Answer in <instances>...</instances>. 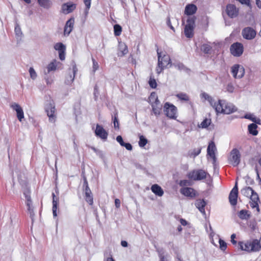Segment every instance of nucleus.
<instances>
[{
	"label": "nucleus",
	"mask_w": 261,
	"mask_h": 261,
	"mask_svg": "<svg viewBox=\"0 0 261 261\" xmlns=\"http://www.w3.org/2000/svg\"><path fill=\"white\" fill-rule=\"evenodd\" d=\"M214 109L217 114H230L237 110L235 106L224 99H219L214 105Z\"/></svg>",
	"instance_id": "obj_1"
},
{
	"label": "nucleus",
	"mask_w": 261,
	"mask_h": 261,
	"mask_svg": "<svg viewBox=\"0 0 261 261\" xmlns=\"http://www.w3.org/2000/svg\"><path fill=\"white\" fill-rule=\"evenodd\" d=\"M241 193L244 196L250 198V204L252 208L256 209L257 213L259 212L258 206L259 198L257 194L252 188L249 187H245L241 190Z\"/></svg>",
	"instance_id": "obj_2"
},
{
	"label": "nucleus",
	"mask_w": 261,
	"mask_h": 261,
	"mask_svg": "<svg viewBox=\"0 0 261 261\" xmlns=\"http://www.w3.org/2000/svg\"><path fill=\"white\" fill-rule=\"evenodd\" d=\"M164 112L166 116L170 119H176L177 118V109L173 104L166 102L164 106Z\"/></svg>",
	"instance_id": "obj_3"
},
{
	"label": "nucleus",
	"mask_w": 261,
	"mask_h": 261,
	"mask_svg": "<svg viewBox=\"0 0 261 261\" xmlns=\"http://www.w3.org/2000/svg\"><path fill=\"white\" fill-rule=\"evenodd\" d=\"M207 175L208 174L204 170L196 169L190 171L187 174V177L192 180H201L205 178Z\"/></svg>",
	"instance_id": "obj_4"
},
{
	"label": "nucleus",
	"mask_w": 261,
	"mask_h": 261,
	"mask_svg": "<svg viewBox=\"0 0 261 261\" xmlns=\"http://www.w3.org/2000/svg\"><path fill=\"white\" fill-rule=\"evenodd\" d=\"M62 64L56 59L50 61L45 67L43 72L45 75H47L50 72H54L57 70L62 69Z\"/></svg>",
	"instance_id": "obj_5"
},
{
	"label": "nucleus",
	"mask_w": 261,
	"mask_h": 261,
	"mask_svg": "<svg viewBox=\"0 0 261 261\" xmlns=\"http://www.w3.org/2000/svg\"><path fill=\"white\" fill-rule=\"evenodd\" d=\"M195 17H189L187 20V24L185 25L184 33L187 38H191L193 36V31L195 28Z\"/></svg>",
	"instance_id": "obj_6"
},
{
	"label": "nucleus",
	"mask_w": 261,
	"mask_h": 261,
	"mask_svg": "<svg viewBox=\"0 0 261 261\" xmlns=\"http://www.w3.org/2000/svg\"><path fill=\"white\" fill-rule=\"evenodd\" d=\"M241 160V154L237 148H233L230 152L228 158V163L233 166H237Z\"/></svg>",
	"instance_id": "obj_7"
},
{
	"label": "nucleus",
	"mask_w": 261,
	"mask_h": 261,
	"mask_svg": "<svg viewBox=\"0 0 261 261\" xmlns=\"http://www.w3.org/2000/svg\"><path fill=\"white\" fill-rule=\"evenodd\" d=\"M23 194L26 199V204L27 206L28 211L30 214V217L31 218L32 221H33L34 217L35 216V214L33 211V206L32 205V202L31 200V198L30 196V191L28 189H26L23 191Z\"/></svg>",
	"instance_id": "obj_8"
},
{
	"label": "nucleus",
	"mask_w": 261,
	"mask_h": 261,
	"mask_svg": "<svg viewBox=\"0 0 261 261\" xmlns=\"http://www.w3.org/2000/svg\"><path fill=\"white\" fill-rule=\"evenodd\" d=\"M231 72L234 78L241 79L244 75L245 69L242 65L235 64L231 67Z\"/></svg>",
	"instance_id": "obj_9"
},
{
	"label": "nucleus",
	"mask_w": 261,
	"mask_h": 261,
	"mask_svg": "<svg viewBox=\"0 0 261 261\" xmlns=\"http://www.w3.org/2000/svg\"><path fill=\"white\" fill-rule=\"evenodd\" d=\"M46 111L49 117V120L51 122H55L56 121L55 106L53 101H50L49 103L46 106Z\"/></svg>",
	"instance_id": "obj_10"
},
{
	"label": "nucleus",
	"mask_w": 261,
	"mask_h": 261,
	"mask_svg": "<svg viewBox=\"0 0 261 261\" xmlns=\"http://www.w3.org/2000/svg\"><path fill=\"white\" fill-rule=\"evenodd\" d=\"M216 152L217 148L215 144L213 141H211L207 148V156H210L212 159L213 164H215L217 161Z\"/></svg>",
	"instance_id": "obj_11"
},
{
	"label": "nucleus",
	"mask_w": 261,
	"mask_h": 261,
	"mask_svg": "<svg viewBox=\"0 0 261 261\" xmlns=\"http://www.w3.org/2000/svg\"><path fill=\"white\" fill-rule=\"evenodd\" d=\"M230 50L233 56L240 57L243 53V45L241 43H234L231 45Z\"/></svg>",
	"instance_id": "obj_12"
},
{
	"label": "nucleus",
	"mask_w": 261,
	"mask_h": 261,
	"mask_svg": "<svg viewBox=\"0 0 261 261\" xmlns=\"http://www.w3.org/2000/svg\"><path fill=\"white\" fill-rule=\"evenodd\" d=\"M10 107L16 113L17 117L20 122L24 118V112L20 106L16 102L12 103Z\"/></svg>",
	"instance_id": "obj_13"
},
{
	"label": "nucleus",
	"mask_w": 261,
	"mask_h": 261,
	"mask_svg": "<svg viewBox=\"0 0 261 261\" xmlns=\"http://www.w3.org/2000/svg\"><path fill=\"white\" fill-rule=\"evenodd\" d=\"M180 192L183 195L190 198H194L197 195V192L193 188L190 187H184L181 188Z\"/></svg>",
	"instance_id": "obj_14"
},
{
	"label": "nucleus",
	"mask_w": 261,
	"mask_h": 261,
	"mask_svg": "<svg viewBox=\"0 0 261 261\" xmlns=\"http://www.w3.org/2000/svg\"><path fill=\"white\" fill-rule=\"evenodd\" d=\"M238 194V189L237 186V182L233 189L230 191L229 195V200L232 205H236L237 203V198Z\"/></svg>",
	"instance_id": "obj_15"
},
{
	"label": "nucleus",
	"mask_w": 261,
	"mask_h": 261,
	"mask_svg": "<svg viewBox=\"0 0 261 261\" xmlns=\"http://www.w3.org/2000/svg\"><path fill=\"white\" fill-rule=\"evenodd\" d=\"M242 34L243 37L247 40L252 39L256 36L255 31L250 27H247L244 29Z\"/></svg>",
	"instance_id": "obj_16"
},
{
	"label": "nucleus",
	"mask_w": 261,
	"mask_h": 261,
	"mask_svg": "<svg viewBox=\"0 0 261 261\" xmlns=\"http://www.w3.org/2000/svg\"><path fill=\"white\" fill-rule=\"evenodd\" d=\"M226 12L230 18H234L238 15L239 9L234 5L228 4L226 6Z\"/></svg>",
	"instance_id": "obj_17"
},
{
	"label": "nucleus",
	"mask_w": 261,
	"mask_h": 261,
	"mask_svg": "<svg viewBox=\"0 0 261 261\" xmlns=\"http://www.w3.org/2000/svg\"><path fill=\"white\" fill-rule=\"evenodd\" d=\"M76 8V5L71 2L64 4L62 6V12L67 14L72 12Z\"/></svg>",
	"instance_id": "obj_18"
},
{
	"label": "nucleus",
	"mask_w": 261,
	"mask_h": 261,
	"mask_svg": "<svg viewBox=\"0 0 261 261\" xmlns=\"http://www.w3.org/2000/svg\"><path fill=\"white\" fill-rule=\"evenodd\" d=\"M197 10V6L193 4L187 5L185 8L184 14L187 16H191L195 14Z\"/></svg>",
	"instance_id": "obj_19"
},
{
	"label": "nucleus",
	"mask_w": 261,
	"mask_h": 261,
	"mask_svg": "<svg viewBox=\"0 0 261 261\" xmlns=\"http://www.w3.org/2000/svg\"><path fill=\"white\" fill-rule=\"evenodd\" d=\"M238 250L246 252H256L260 250L261 246H238Z\"/></svg>",
	"instance_id": "obj_20"
},
{
	"label": "nucleus",
	"mask_w": 261,
	"mask_h": 261,
	"mask_svg": "<svg viewBox=\"0 0 261 261\" xmlns=\"http://www.w3.org/2000/svg\"><path fill=\"white\" fill-rule=\"evenodd\" d=\"M95 135L102 139L105 140L107 138L108 133L101 125L97 124L95 131Z\"/></svg>",
	"instance_id": "obj_21"
},
{
	"label": "nucleus",
	"mask_w": 261,
	"mask_h": 261,
	"mask_svg": "<svg viewBox=\"0 0 261 261\" xmlns=\"http://www.w3.org/2000/svg\"><path fill=\"white\" fill-rule=\"evenodd\" d=\"M200 97L203 101H208L210 105L214 109V105H216L217 101H215L212 96L205 92H202L200 95Z\"/></svg>",
	"instance_id": "obj_22"
},
{
	"label": "nucleus",
	"mask_w": 261,
	"mask_h": 261,
	"mask_svg": "<svg viewBox=\"0 0 261 261\" xmlns=\"http://www.w3.org/2000/svg\"><path fill=\"white\" fill-rule=\"evenodd\" d=\"M158 61H160L162 63V65L165 67H167L170 63V57L167 55L164 54L162 56V53L158 51Z\"/></svg>",
	"instance_id": "obj_23"
},
{
	"label": "nucleus",
	"mask_w": 261,
	"mask_h": 261,
	"mask_svg": "<svg viewBox=\"0 0 261 261\" xmlns=\"http://www.w3.org/2000/svg\"><path fill=\"white\" fill-rule=\"evenodd\" d=\"M74 23V20L73 18H70L66 22L64 31L65 35H69L73 28Z\"/></svg>",
	"instance_id": "obj_24"
},
{
	"label": "nucleus",
	"mask_w": 261,
	"mask_h": 261,
	"mask_svg": "<svg viewBox=\"0 0 261 261\" xmlns=\"http://www.w3.org/2000/svg\"><path fill=\"white\" fill-rule=\"evenodd\" d=\"M195 205L203 215H205L204 207L206 205V202L203 199L197 200L195 202Z\"/></svg>",
	"instance_id": "obj_25"
},
{
	"label": "nucleus",
	"mask_w": 261,
	"mask_h": 261,
	"mask_svg": "<svg viewBox=\"0 0 261 261\" xmlns=\"http://www.w3.org/2000/svg\"><path fill=\"white\" fill-rule=\"evenodd\" d=\"M151 191L156 195L161 197L164 194V191L162 188L157 184L153 185L151 187Z\"/></svg>",
	"instance_id": "obj_26"
},
{
	"label": "nucleus",
	"mask_w": 261,
	"mask_h": 261,
	"mask_svg": "<svg viewBox=\"0 0 261 261\" xmlns=\"http://www.w3.org/2000/svg\"><path fill=\"white\" fill-rule=\"evenodd\" d=\"M151 106L152 113L155 116L158 117L161 114L162 111V107L160 102L153 103Z\"/></svg>",
	"instance_id": "obj_27"
},
{
	"label": "nucleus",
	"mask_w": 261,
	"mask_h": 261,
	"mask_svg": "<svg viewBox=\"0 0 261 261\" xmlns=\"http://www.w3.org/2000/svg\"><path fill=\"white\" fill-rule=\"evenodd\" d=\"M76 71L77 68L75 66H74L72 68V74L69 73L68 76L66 77L65 83L66 84L70 85L73 82Z\"/></svg>",
	"instance_id": "obj_28"
},
{
	"label": "nucleus",
	"mask_w": 261,
	"mask_h": 261,
	"mask_svg": "<svg viewBox=\"0 0 261 261\" xmlns=\"http://www.w3.org/2000/svg\"><path fill=\"white\" fill-rule=\"evenodd\" d=\"M128 53L127 47L124 43H119V52L118 55L119 56H123Z\"/></svg>",
	"instance_id": "obj_29"
},
{
	"label": "nucleus",
	"mask_w": 261,
	"mask_h": 261,
	"mask_svg": "<svg viewBox=\"0 0 261 261\" xmlns=\"http://www.w3.org/2000/svg\"><path fill=\"white\" fill-rule=\"evenodd\" d=\"M53 196V213L54 217L57 216V206H58V198L56 197L55 194L53 193L52 194Z\"/></svg>",
	"instance_id": "obj_30"
},
{
	"label": "nucleus",
	"mask_w": 261,
	"mask_h": 261,
	"mask_svg": "<svg viewBox=\"0 0 261 261\" xmlns=\"http://www.w3.org/2000/svg\"><path fill=\"white\" fill-rule=\"evenodd\" d=\"M37 2L40 7L46 9H49L52 5L50 0H37Z\"/></svg>",
	"instance_id": "obj_31"
},
{
	"label": "nucleus",
	"mask_w": 261,
	"mask_h": 261,
	"mask_svg": "<svg viewBox=\"0 0 261 261\" xmlns=\"http://www.w3.org/2000/svg\"><path fill=\"white\" fill-rule=\"evenodd\" d=\"M257 126L256 124L252 123L248 125V130L250 134L253 136H256L258 134L257 130Z\"/></svg>",
	"instance_id": "obj_32"
},
{
	"label": "nucleus",
	"mask_w": 261,
	"mask_h": 261,
	"mask_svg": "<svg viewBox=\"0 0 261 261\" xmlns=\"http://www.w3.org/2000/svg\"><path fill=\"white\" fill-rule=\"evenodd\" d=\"M149 102L151 105L153 103L160 102L155 93L152 92L151 93L149 97Z\"/></svg>",
	"instance_id": "obj_33"
},
{
	"label": "nucleus",
	"mask_w": 261,
	"mask_h": 261,
	"mask_svg": "<svg viewBox=\"0 0 261 261\" xmlns=\"http://www.w3.org/2000/svg\"><path fill=\"white\" fill-rule=\"evenodd\" d=\"M211 123V119L208 118L204 119L200 124L198 125L199 128H206L210 125Z\"/></svg>",
	"instance_id": "obj_34"
},
{
	"label": "nucleus",
	"mask_w": 261,
	"mask_h": 261,
	"mask_svg": "<svg viewBox=\"0 0 261 261\" xmlns=\"http://www.w3.org/2000/svg\"><path fill=\"white\" fill-rule=\"evenodd\" d=\"M238 216L241 219L247 220L250 217V214L248 213V212L244 210L240 211Z\"/></svg>",
	"instance_id": "obj_35"
},
{
	"label": "nucleus",
	"mask_w": 261,
	"mask_h": 261,
	"mask_svg": "<svg viewBox=\"0 0 261 261\" xmlns=\"http://www.w3.org/2000/svg\"><path fill=\"white\" fill-rule=\"evenodd\" d=\"M213 46L210 44H204L201 47V50L205 54L211 53Z\"/></svg>",
	"instance_id": "obj_36"
},
{
	"label": "nucleus",
	"mask_w": 261,
	"mask_h": 261,
	"mask_svg": "<svg viewBox=\"0 0 261 261\" xmlns=\"http://www.w3.org/2000/svg\"><path fill=\"white\" fill-rule=\"evenodd\" d=\"M54 48L56 50H58L59 53H60L62 51H65L66 46L62 43L59 42L55 44Z\"/></svg>",
	"instance_id": "obj_37"
},
{
	"label": "nucleus",
	"mask_w": 261,
	"mask_h": 261,
	"mask_svg": "<svg viewBox=\"0 0 261 261\" xmlns=\"http://www.w3.org/2000/svg\"><path fill=\"white\" fill-rule=\"evenodd\" d=\"M147 140L142 135L139 137V145L141 147H143L147 143Z\"/></svg>",
	"instance_id": "obj_38"
},
{
	"label": "nucleus",
	"mask_w": 261,
	"mask_h": 261,
	"mask_svg": "<svg viewBox=\"0 0 261 261\" xmlns=\"http://www.w3.org/2000/svg\"><path fill=\"white\" fill-rule=\"evenodd\" d=\"M176 96L181 100L187 101L189 100L188 95L184 93H178Z\"/></svg>",
	"instance_id": "obj_39"
},
{
	"label": "nucleus",
	"mask_w": 261,
	"mask_h": 261,
	"mask_svg": "<svg viewBox=\"0 0 261 261\" xmlns=\"http://www.w3.org/2000/svg\"><path fill=\"white\" fill-rule=\"evenodd\" d=\"M114 34L116 36L120 35L122 32V28L119 24H115L114 26Z\"/></svg>",
	"instance_id": "obj_40"
},
{
	"label": "nucleus",
	"mask_w": 261,
	"mask_h": 261,
	"mask_svg": "<svg viewBox=\"0 0 261 261\" xmlns=\"http://www.w3.org/2000/svg\"><path fill=\"white\" fill-rule=\"evenodd\" d=\"M30 77L32 80H35L37 77V74L33 67H30L29 70Z\"/></svg>",
	"instance_id": "obj_41"
},
{
	"label": "nucleus",
	"mask_w": 261,
	"mask_h": 261,
	"mask_svg": "<svg viewBox=\"0 0 261 261\" xmlns=\"http://www.w3.org/2000/svg\"><path fill=\"white\" fill-rule=\"evenodd\" d=\"M245 118L246 119H250L256 123H259V122H260V120L259 119L256 118L252 114H247L245 115Z\"/></svg>",
	"instance_id": "obj_42"
},
{
	"label": "nucleus",
	"mask_w": 261,
	"mask_h": 261,
	"mask_svg": "<svg viewBox=\"0 0 261 261\" xmlns=\"http://www.w3.org/2000/svg\"><path fill=\"white\" fill-rule=\"evenodd\" d=\"M91 1L92 0H84V3L86 6V9L85 10L86 15H87L89 12V10L91 7Z\"/></svg>",
	"instance_id": "obj_43"
},
{
	"label": "nucleus",
	"mask_w": 261,
	"mask_h": 261,
	"mask_svg": "<svg viewBox=\"0 0 261 261\" xmlns=\"http://www.w3.org/2000/svg\"><path fill=\"white\" fill-rule=\"evenodd\" d=\"M165 67H166L162 65V63L161 62V61H159L158 66L156 68V71L157 73L160 74V73H161L163 69H164V68Z\"/></svg>",
	"instance_id": "obj_44"
},
{
	"label": "nucleus",
	"mask_w": 261,
	"mask_h": 261,
	"mask_svg": "<svg viewBox=\"0 0 261 261\" xmlns=\"http://www.w3.org/2000/svg\"><path fill=\"white\" fill-rule=\"evenodd\" d=\"M85 199L86 201L92 205L93 204V197L91 193H88V194H85Z\"/></svg>",
	"instance_id": "obj_45"
},
{
	"label": "nucleus",
	"mask_w": 261,
	"mask_h": 261,
	"mask_svg": "<svg viewBox=\"0 0 261 261\" xmlns=\"http://www.w3.org/2000/svg\"><path fill=\"white\" fill-rule=\"evenodd\" d=\"M149 84L150 86L152 88H155L157 84L155 80L154 79L150 78L149 81Z\"/></svg>",
	"instance_id": "obj_46"
},
{
	"label": "nucleus",
	"mask_w": 261,
	"mask_h": 261,
	"mask_svg": "<svg viewBox=\"0 0 261 261\" xmlns=\"http://www.w3.org/2000/svg\"><path fill=\"white\" fill-rule=\"evenodd\" d=\"M200 152H201V148L195 149L193 150V151L191 153V155L192 156L193 158H195L197 155H199Z\"/></svg>",
	"instance_id": "obj_47"
},
{
	"label": "nucleus",
	"mask_w": 261,
	"mask_h": 261,
	"mask_svg": "<svg viewBox=\"0 0 261 261\" xmlns=\"http://www.w3.org/2000/svg\"><path fill=\"white\" fill-rule=\"evenodd\" d=\"M92 62H93V72H95L97 70H98L99 68V65L98 63L93 59L92 58Z\"/></svg>",
	"instance_id": "obj_48"
},
{
	"label": "nucleus",
	"mask_w": 261,
	"mask_h": 261,
	"mask_svg": "<svg viewBox=\"0 0 261 261\" xmlns=\"http://www.w3.org/2000/svg\"><path fill=\"white\" fill-rule=\"evenodd\" d=\"M15 32L18 36H20L22 34L20 28L18 25H16L15 27Z\"/></svg>",
	"instance_id": "obj_49"
},
{
	"label": "nucleus",
	"mask_w": 261,
	"mask_h": 261,
	"mask_svg": "<svg viewBox=\"0 0 261 261\" xmlns=\"http://www.w3.org/2000/svg\"><path fill=\"white\" fill-rule=\"evenodd\" d=\"M179 185L181 187L186 186L190 185V182L187 180H182L179 182Z\"/></svg>",
	"instance_id": "obj_50"
},
{
	"label": "nucleus",
	"mask_w": 261,
	"mask_h": 261,
	"mask_svg": "<svg viewBox=\"0 0 261 261\" xmlns=\"http://www.w3.org/2000/svg\"><path fill=\"white\" fill-rule=\"evenodd\" d=\"M84 184L86 186L85 194H88V193H91V190H90L89 187H88V182H87L86 179H85Z\"/></svg>",
	"instance_id": "obj_51"
},
{
	"label": "nucleus",
	"mask_w": 261,
	"mask_h": 261,
	"mask_svg": "<svg viewBox=\"0 0 261 261\" xmlns=\"http://www.w3.org/2000/svg\"><path fill=\"white\" fill-rule=\"evenodd\" d=\"M59 58L61 60L63 61L65 58V51H62L59 53Z\"/></svg>",
	"instance_id": "obj_52"
},
{
	"label": "nucleus",
	"mask_w": 261,
	"mask_h": 261,
	"mask_svg": "<svg viewBox=\"0 0 261 261\" xmlns=\"http://www.w3.org/2000/svg\"><path fill=\"white\" fill-rule=\"evenodd\" d=\"M122 146H124L125 148L128 150H132V146L130 143H124L123 145Z\"/></svg>",
	"instance_id": "obj_53"
},
{
	"label": "nucleus",
	"mask_w": 261,
	"mask_h": 261,
	"mask_svg": "<svg viewBox=\"0 0 261 261\" xmlns=\"http://www.w3.org/2000/svg\"><path fill=\"white\" fill-rule=\"evenodd\" d=\"M114 122V127L115 128L119 129V122H118V119L116 117V116H115L114 117V122Z\"/></svg>",
	"instance_id": "obj_54"
},
{
	"label": "nucleus",
	"mask_w": 261,
	"mask_h": 261,
	"mask_svg": "<svg viewBox=\"0 0 261 261\" xmlns=\"http://www.w3.org/2000/svg\"><path fill=\"white\" fill-rule=\"evenodd\" d=\"M45 80L46 83L47 85H51L54 82L53 79H52L51 78H50L49 77H45Z\"/></svg>",
	"instance_id": "obj_55"
},
{
	"label": "nucleus",
	"mask_w": 261,
	"mask_h": 261,
	"mask_svg": "<svg viewBox=\"0 0 261 261\" xmlns=\"http://www.w3.org/2000/svg\"><path fill=\"white\" fill-rule=\"evenodd\" d=\"M117 141L119 143V144L122 146L124 144V142L123 141V139L121 136H118L116 138Z\"/></svg>",
	"instance_id": "obj_56"
},
{
	"label": "nucleus",
	"mask_w": 261,
	"mask_h": 261,
	"mask_svg": "<svg viewBox=\"0 0 261 261\" xmlns=\"http://www.w3.org/2000/svg\"><path fill=\"white\" fill-rule=\"evenodd\" d=\"M238 1H239L242 4H245L248 6H250V0H238Z\"/></svg>",
	"instance_id": "obj_57"
},
{
	"label": "nucleus",
	"mask_w": 261,
	"mask_h": 261,
	"mask_svg": "<svg viewBox=\"0 0 261 261\" xmlns=\"http://www.w3.org/2000/svg\"><path fill=\"white\" fill-rule=\"evenodd\" d=\"M227 90L230 93H232L234 90V87L231 84H228L227 86Z\"/></svg>",
	"instance_id": "obj_58"
},
{
	"label": "nucleus",
	"mask_w": 261,
	"mask_h": 261,
	"mask_svg": "<svg viewBox=\"0 0 261 261\" xmlns=\"http://www.w3.org/2000/svg\"><path fill=\"white\" fill-rule=\"evenodd\" d=\"M236 238V236L235 234H232L231 236V242L233 244L236 245L237 244V241H235V238Z\"/></svg>",
	"instance_id": "obj_59"
},
{
	"label": "nucleus",
	"mask_w": 261,
	"mask_h": 261,
	"mask_svg": "<svg viewBox=\"0 0 261 261\" xmlns=\"http://www.w3.org/2000/svg\"><path fill=\"white\" fill-rule=\"evenodd\" d=\"M179 221L180 224L183 226H186L188 224V222L182 218L180 219Z\"/></svg>",
	"instance_id": "obj_60"
},
{
	"label": "nucleus",
	"mask_w": 261,
	"mask_h": 261,
	"mask_svg": "<svg viewBox=\"0 0 261 261\" xmlns=\"http://www.w3.org/2000/svg\"><path fill=\"white\" fill-rule=\"evenodd\" d=\"M115 205L117 208H119L120 207V201L119 199H116L115 200Z\"/></svg>",
	"instance_id": "obj_61"
},
{
	"label": "nucleus",
	"mask_w": 261,
	"mask_h": 261,
	"mask_svg": "<svg viewBox=\"0 0 261 261\" xmlns=\"http://www.w3.org/2000/svg\"><path fill=\"white\" fill-rule=\"evenodd\" d=\"M216 239L218 240L219 243V245H226L225 242L223 240H222L220 238H219V236H216Z\"/></svg>",
	"instance_id": "obj_62"
},
{
	"label": "nucleus",
	"mask_w": 261,
	"mask_h": 261,
	"mask_svg": "<svg viewBox=\"0 0 261 261\" xmlns=\"http://www.w3.org/2000/svg\"><path fill=\"white\" fill-rule=\"evenodd\" d=\"M167 25L170 28L171 30H172L173 31H175L174 27L172 25L171 21L170 19H168L167 21Z\"/></svg>",
	"instance_id": "obj_63"
},
{
	"label": "nucleus",
	"mask_w": 261,
	"mask_h": 261,
	"mask_svg": "<svg viewBox=\"0 0 261 261\" xmlns=\"http://www.w3.org/2000/svg\"><path fill=\"white\" fill-rule=\"evenodd\" d=\"M103 261H115V260L111 256L110 257H105Z\"/></svg>",
	"instance_id": "obj_64"
}]
</instances>
